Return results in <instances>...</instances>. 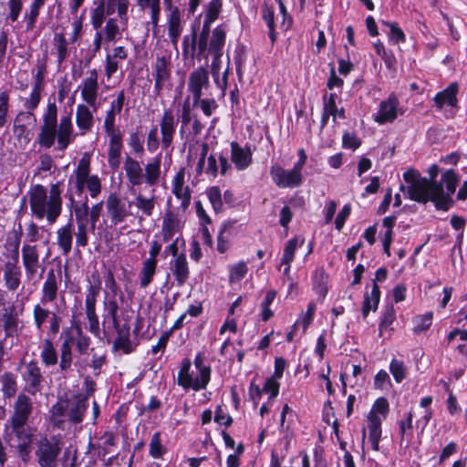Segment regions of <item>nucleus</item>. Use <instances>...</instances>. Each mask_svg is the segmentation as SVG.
<instances>
[{
	"label": "nucleus",
	"instance_id": "338daca9",
	"mask_svg": "<svg viewBox=\"0 0 467 467\" xmlns=\"http://www.w3.org/2000/svg\"><path fill=\"white\" fill-rule=\"evenodd\" d=\"M78 338L77 328L66 327L60 335L61 346L73 348Z\"/></svg>",
	"mask_w": 467,
	"mask_h": 467
},
{
	"label": "nucleus",
	"instance_id": "473e14b6",
	"mask_svg": "<svg viewBox=\"0 0 467 467\" xmlns=\"http://www.w3.org/2000/svg\"><path fill=\"white\" fill-rule=\"evenodd\" d=\"M181 222L177 215L171 212H168L162 221L161 234L164 242H169L174 234L180 230Z\"/></svg>",
	"mask_w": 467,
	"mask_h": 467
},
{
	"label": "nucleus",
	"instance_id": "c756f323",
	"mask_svg": "<svg viewBox=\"0 0 467 467\" xmlns=\"http://www.w3.org/2000/svg\"><path fill=\"white\" fill-rule=\"evenodd\" d=\"M380 300V290L378 284H372L371 291H366L364 294V300L362 303V317L367 318L370 311L378 309Z\"/></svg>",
	"mask_w": 467,
	"mask_h": 467
},
{
	"label": "nucleus",
	"instance_id": "f3484780",
	"mask_svg": "<svg viewBox=\"0 0 467 467\" xmlns=\"http://www.w3.org/2000/svg\"><path fill=\"white\" fill-rule=\"evenodd\" d=\"M23 267L27 278H34L40 266V254L37 245L24 244L21 249Z\"/></svg>",
	"mask_w": 467,
	"mask_h": 467
},
{
	"label": "nucleus",
	"instance_id": "c85d7f7f",
	"mask_svg": "<svg viewBox=\"0 0 467 467\" xmlns=\"http://www.w3.org/2000/svg\"><path fill=\"white\" fill-rule=\"evenodd\" d=\"M155 196L152 194L150 197H147L142 193L139 192L134 200L130 203V206L134 205L140 213L139 220L141 221L143 216L150 217L153 214L155 209Z\"/></svg>",
	"mask_w": 467,
	"mask_h": 467
},
{
	"label": "nucleus",
	"instance_id": "58836bf2",
	"mask_svg": "<svg viewBox=\"0 0 467 467\" xmlns=\"http://www.w3.org/2000/svg\"><path fill=\"white\" fill-rule=\"evenodd\" d=\"M158 262L151 260H144L142 263L141 270L139 274L140 286L146 288L152 282L153 277L156 274Z\"/></svg>",
	"mask_w": 467,
	"mask_h": 467
},
{
	"label": "nucleus",
	"instance_id": "a878e982",
	"mask_svg": "<svg viewBox=\"0 0 467 467\" xmlns=\"http://www.w3.org/2000/svg\"><path fill=\"white\" fill-rule=\"evenodd\" d=\"M182 29L180 9L174 6L172 13L168 16V36L174 47L178 44Z\"/></svg>",
	"mask_w": 467,
	"mask_h": 467
},
{
	"label": "nucleus",
	"instance_id": "c03bdc74",
	"mask_svg": "<svg viewBox=\"0 0 467 467\" xmlns=\"http://www.w3.org/2000/svg\"><path fill=\"white\" fill-rule=\"evenodd\" d=\"M262 17L268 27V36L272 45H274L276 41L274 8L267 5H264L262 7Z\"/></svg>",
	"mask_w": 467,
	"mask_h": 467
},
{
	"label": "nucleus",
	"instance_id": "f704fd0d",
	"mask_svg": "<svg viewBox=\"0 0 467 467\" xmlns=\"http://www.w3.org/2000/svg\"><path fill=\"white\" fill-rule=\"evenodd\" d=\"M69 206L73 209L76 216L77 224L88 223L89 207L88 204V197L85 196L82 202H76L73 195L68 196Z\"/></svg>",
	"mask_w": 467,
	"mask_h": 467
},
{
	"label": "nucleus",
	"instance_id": "3c124183",
	"mask_svg": "<svg viewBox=\"0 0 467 467\" xmlns=\"http://www.w3.org/2000/svg\"><path fill=\"white\" fill-rule=\"evenodd\" d=\"M73 348L71 347H59V369L62 373H67L71 370L73 362Z\"/></svg>",
	"mask_w": 467,
	"mask_h": 467
},
{
	"label": "nucleus",
	"instance_id": "603ef678",
	"mask_svg": "<svg viewBox=\"0 0 467 467\" xmlns=\"http://www.w3.org/2000/svg\"><path fill=\"white\" fill-rule=\"evenodd\" d=\"M207 198L217 213L223 210V201L221 190L218 186H212L206 190Z\"/></svg>",
	"mask_w": 467,
	"mask_h": 467
},
{
	"label": "nucleus",
	"instance_id": "4468645a",
	"mask_svg": "<svg viewBox=\"0 0 467 467\" xmlns=\"http://www.w3.org/2000/svg\"><path fill=\"white\" fill-rule=\"evenodd\" d=\"M104 127L109 137V162L111 168H117L119 165L120 150L122 147L121 134L115 128V119H105Z\"/></svg>",
	"mask_w": 467,
	"mask_h": 467
},
{
	"label": "nucleus",
	"instance_id": "4be33fe9",
	"mask_svg": "<svg viewBox=\"0 0 467 467\" xmlns=\"http://www.w3.org/2000/svg\"><path fill=\"white\" fill-rule=\"evenodd\" d=\"M88 75L82 83L81 96L88 105L94 106L99 90L98 71L96 69L89 70Z\"/></svg>",
	"mask_w": 467,
	"mask_h": 467
},
{
	"label": "nucleus",
	"instance_id": "c9c22d12",
	"mask_svg": "<svg viewBox=\"0 0 467 467\" xmlns=\"http://www.w3.org/2000/svg\"><path fill=\"white\" fill-rule=\"evenodd\" d=\"M40 359L47 368L55 366L58 362L57 351L50 338H45L42 342Z\"/></svg>",
	"mask_w": 467,
	"mask_h": 467
},
{
	"label": "nucleus",
	"instance_id": "412c9836",
	"mask_svg": "<svg viewBox=\"0 0 467 467\" xmlns=\"http://www.w3.org/2000/svg\"><path fill=\"white\" fill-rule=\"evenodd\" d=\"M171 192L181 201L180 208L185 212L191 203V192L188 186L184 185V171L181 170L172 180Z\"/></svg>",
	"mask_w": 467,
	"mask_h": 467
},
{
	"label": "nucleus",
	"instance_id": "9b49d317",
	"mask_svg": "<svg viewBox=\"0 0 467 467\" xmlns=\"http://www.w3.org/2000/svg\"><path fill=\"white\" fill-rule=\"evenodd\" d=\"M21 370V377L26 383V390L32 395H35L40 390L41 384L44 377L41 368L36 360L33 359L29 362L22 360L19 365Z\"/></svg>",
	"mask_w": 467,
	"mask_h": 467
},
{
	"label": "nucleus",
	"instance_id": "5701e85b",
	"mask_svg": "<svg viewBox=\"0 0 467 467\" xmlns=\"http://www.w3.org/2000/svg\"><path fill=\"white\" fill-rule=\"evenodd\" d=\"M459 92V85L457 82L451 83L445 89L438 92L434 97V104L439 109L444 107H457V94Z\"/></svg>",
	"mask_w": 467,
	"mask_h": 467
},
{
	"label": "nucleus",
	"instance_id": "864d4df0",
	"mask_svg": "<svg viewBox=\"0 0 467 467\" xmlns=\"http://www.w3.org/2000/svg\"><path fill=\"white\" fill-rule=\"evenodd\" d=\"M1 383H2V392L4 397L5 398H11L15 396L16 392V380L15 376L10 373L6 372L1 377Z\"/></svg>",
	"mask_w": 467,
	"mask_h": 467
},
{
	"label": "nucleus",
	"instance_id": "0e129e2a",
	"mask_svg": "<svg viewBox=\"0 0 467 467\" xmlns=\"http://www.w3.org/2000/svg\"><path fill=\"white\" fill-rule=\"evenodd\" d=\"M382 418L380 416H374L373 414H368L367 421H368V436H381V423Z\"/></svg>",
	"mask_w": 467,
	"mask_h": 467
},
{
	"label": "nucleus",
	"instance_id": "bb28decb",
	"mask_svg": "<svg viewBox=\"0 0 467 467\" xmlns=\"http://www.w3.org/2000/svg\"><path fill=\"white\" fill-rule=\"evenodd\" d=\"M73 243V224L68 222L66 225L57 230V244L61 250L62 254L67 256L72 249Z\"/></svg>",
	"mask_w": 467,
	"mask_h": 467
},
{
	"label": "nucleus",
	"instance_id": "7c9ffc66",
	"mask_svg": "<svg viewBox=\"0 0 467 467\" xmlns=\"http://www.w3.org/2000/svg\"><path fill=\"white\" fill-rule=\"evenodd\" d=\"M225 38L226 33L223 26H216L212 33V38L209 44V51L213 55L214 60H218L222 57Z\"/></svg>",
	"mask_w": 467,
	"mask_h": 467
},
{
	"label": "nucleus",
	"instance_id": "ddd939ff",
	"mask_svg": "<svg viewBox=\"0 0 467 467\" xmlns=\"http://www.w3.org/2000/svg\"><path fill=\"white\" fill-rule=\"evenodd\" d=\"M124 299L119 296L105 294L103 300V321L102 326L106 329H117L119 325L118 313Z\"/></svg>",
	"mask_w": 467,
	"mask_h": 467
},
{
	"label": "nucleus",
	"instance_id": "2eb2a0df",
	"mask_svg": "<svg viewBox=\"0 0 467 467\" xmlns=\"http://www.w3.org/2000/svg\"><path fill=\"white\" fill-rule=\"evenodd\" d=\"M60 283L61 276L57 275L53 269L49 270L41 287L39 303L47 306H56L59 295Z\"/></svg>",
	"mask_w": 467,
	"mask_h": 467
},
{
	"label": "nucleus",
	"instance_id": "680f3d73",
	"mask_svg": "<svg viewBox=\"0 0 467 467\" xmlns=\"http://www.w3.org/2000/svg\"><path fill=\"white\" fill-rule=\"evenodd\" d=\"M389 410V405L388 400L385 398H379L373 403L368 414H373L374 416H380L382 420H384L387 417Z\"/></svg>",
	"mask_w": 467,
	"mask_h": 467
},
{
	"label": "nucleus",
	"instance_id": "20e7f679",
	"mask_svg": "<svg viewBox=\"0 0 467 467\" xmlns=\"http://www.w3.org/2000/svg\"><path fill=\"white\" fill-rule=\"evenodd\" d=\"M161 156L155 157L144 167L136 160L127 157L124 162V171L129 182L134 186H140L145 182L149 186H154L161 177Z\"/></svg>",
	"mask_w": 467,
	"mask_h": 467
},
{
	"label": "nucleus",
	"instance_id": "49530a36",
	"mask_svg": "<svg viewBox=\"0 0 467 467\" xmlns=\"http://www.w3.org/2000/svg\"><path fill=\"white\" fill-rule=\"evenodd\" d=\"M54 46L57 52V62L61 64L68 57V42L63 32L56 33L54 35Z\"/></svg>",
	"mask_w": 467,
	"mask_h": 467
},
{
	"label": "nucleus",
	"instance_id": "e2e57ef3",
	"mask_svg": "<svg viewBox=\"0 0 467 467\" xmlns=\"http://www.w3.org/2000/svg\"><path fill=\"white\" fill-rule=\"evenodd\" d=\"M105 285L108 291L105 294L119 296L120 299H124V294L117 284L113 273L109 270L106 276Z\"/></svg>",
	"mask_w": 467,
	"mask_h": 467
},
{
	"label": "nucleus",
	"instance_id": "f257e3e1",
	"mask_svg": "<svg viewBox=\"0 0 467 467\" xmlns=\"http://www.w3.org/2000/svg\"><path fill=\"white\" fill-rule=\"evenodd\" d=\"M403 179L409 186L405 191V186L401 185L400 190L409 199L421 203L431 201L437 210L441 211H448L452 205L451 195L459 182L453 170L443 172L440 182H431L429 179L420 177L415 170L405 171Z\"/></svg>",
	"mask_w": 467,
	"mask_h": 467
},
{
	"label": "nucleus",
	"instance_id": "b1692460",
	"mask_svg": "<svg viewBox=\"0 0 467 467\" xmlns=\"http://www.w3.org/2000/svg\"><path fill=\"white\" fill-rule=\"evenodd\" d=\"M231 161L237 170L246 169L252 162V151L248 146L242 147L237 142L231 143Z\"/></svg>",
	"mask_w": 467,
	"mask_h": 467
},
{
	"label": "nucleus",
	"instance_id": "1a4fd4ad",
	"mask_svg": "<svg viewBox=\"0 0 467 467\" xmlns=\"http://www.w3.org/2000/svg\"><path fill=\"white\" fill-rule=\"evenodd\" d=\"M199 26H192V34L184 36L182 40V53L184 56L196 57L199 60L207 58L210 54L208 47V39L211 33V26L202 24L200 35H197Z\"/></svg>",
	"mask_w": 467,
	"mask_h": 467
},
{
	"label": "nucleus",
	"instance_id": "f03ea898",
	"mask_svg": "<svg viewBox=\"0 0 467 467\" xmlns=\"http://www.w3.org/2000/svg\"><path fill=\"white\" fill-rule=\"evenodd\" d=\"M62 190L59 182L51 184L49 191L41 185L32 186L28 192L31 214L37 220L47 219L54 224L62 213Z\"/></svg>",
	"mask_w": 467,
	"mask_h": 467
},
{
	"label": "nucleus",
	"instance_id": "9d476101",
	"mask_svg": "<svg viewBox=\"0 0 467 467\" xmlns=\"http://www.w3.org/2000/svg\"><path fill=\"white\" fill-rule=\"evenodd\" d=\"M62 450V444L56 437H41L36 441L35 451L37 463L40 467H57L58 456Z\"/></svg>",
	"mask_w": 467,
	"mask_h": 467
},
{
	"label": "nucleus",
	"instance_id": "79ce46f5",
	"mask_svg": "<svg viewBox=\"0 0 467 467\" xmlns=\"http://www.w3.org/2000/svg\"><path fill=\"white\" fill-rule=\"evenodd\" d=\"M399 99L391 93L386 100L381 101L378 117H397Z\"/></svg>",
	"mask_w": 467,
	"mask_h": 467
},
{
	"label": "nucleus",
	"instance_id": "de8ad7c7",
	"mask_svg": "<svg viewBox=\"0 0 467 467\" xmlns=\"http://www.w3.org/2000/svg\"><path fill=\"white\" fill-rule=\"evenodd\" d=\"M141 9L150 10V19L154 26H158L161 16V0H137Z\"/></svg>",
	"mask_w": 467,
	"mask_h": 467
},
{
	"label": "nucleus",
	"instance_id": "aec40b11",
	"mask_svg": "<svg viewBox=\"0 0 467 467\" xmlns=\"http://www.w3.org/2000/svg\"><path fill=\"white\" fill-rule=\"evenodd\" d=\"M106 207L108 215L110 219L111 224L117 226L123 223L129 212L125 202L116 194H110L106 201Z\"/></svg>",
	"mask_w": 467,
	"mask_h": 467
},
{
	"label": "nucleus",
	"instance_id": "f8f14e48",
	"mask_svg": "<svg viewBox=\"0 0 467 467\" xmlns=\"http://www.w3.org/2000/svg\"><path fill=\"white\" fill-rule=\"evenodd\" d=\"M273 182L279 188H295L302 184L303 176L296 168L285 170L279 165H273L270 170Z\"/></svg>",
	"mask_w": 467,
	"mask_h": 467
},
{
	"label": "nucleus",
	"instance_id": "052dcab7",
	"mask_svg": "<svg viewBox=\"0 0 467 467\" xmlns=\"http://www.w3.org/2000/svg\"><path fill=\"white\" fill-rule=\"evenodd\" d=\"M90 173V160L88 157H83L79 160L77 170L75 171L76 179L87 181L91 177Z\"/></svg>",
	"mask_w": 467,
	"mask_h": 467
},
{
	"label": "nucleus",
	"instance_id": "8fccbe9b",
	"mask_svg": "<svg viewBox=\"0 0 467 467\" xmlns=\"http://www.w3.org/2000/svg\"><path fill=\"white\" fill-rule=\"evenodd\" d=\"M125 100L126 98L124 91H119L116 97H113L110 102V109L107 112V117H115L117 115H121L123 108L125 106ZM128 110V108L124 109L123 114H129Z\"/></svg>",
	"mask_w": 467,
	"mask_h": 467
},
{
	"label": "nucleus",
	"instance_id": "a19ab883",
	"mask_svg": "<svg viewBox=\"0 0 467 467\" xmlns=\"http://www.w3.org/2000/svg\"><path fill=\"white\" fill-rule=\"evenodd\" d=\"M46 0H32L29 5V11L26 12L24 19L26 24V31H32L37 21L40 9L44 6Z\"/></svg>",
	"mask_w": 467,
	"mask_h": 467
},
{
	"label": "nucleus",
	"instance_id": "774afa93",
	"mask_svg": "<svg viewBox=\"0 0 467 467\" xmlns=\"http://www.w3.org/2000/svg\"><path fill=\"white\" fill-rule=\"evenodd\" d=\"M374 388L377 389H387L391 386L390 378L388 372L380 369L374 377Z\"/></svg>",
	"mask_w": 467,
	"mask_h": 467
},
{
	"label": "nucleus",
	"instance_id": "5fc2aeb1",
	"mask_svg": "<svg viewBox=\"0 0 467 467\" xmlns=\"http://www.w3.org/2000/svg\"><path fill=\"white\" fill-rule=\"evenodd\" d=\"M106 16L108 15L105 10V1L99 0L97 6L91 11V25L95 30L101 28Z\"/></svg>",
	"mask_w": 467,
	"mask_h": 467
},
{
	"label": "nucleus",
	"instance_id": "7ed1b4c3",
	"mask_svg": "<svg viewBox=\"0 0 467 467\" xmlns=\"http://www.w3.org/2000/svg\"><path fill=\"white\" fill-rule=\"evenodd\" d=\"M88 407V400L86 396L77 395L71 399L59 400L50 410L52 421L58 428H63L67 420L79 424L83 421Z\"/></svg>",
	"mask_w": 467,
	"mask_h": 467
},
{
	"label": "nucleus",
	"instance_id": "13d9d810",
	"mask_svg": "<svg viewBox=\"0 0 467 467\" xmlns=\"http://www.w3.org/2000/svg\"><path fill=\"white\" fill-rule=\"evenodd\" d=\"M162 142L165 146L170 145L174 133V119H162L161 124Z\"/></svg>",
	"mask_w": 467,
	"mask_h": 467
},
{
	"label": "nucleus",
	"instance_id": "69168bd1",
	"mask_svg": "<svg viewBox=\"0 0 467 467\" xmlns=\"http://www.w3.org/2000/svg\"><path fill=\"white\" fill-rule=\"evenodd\" d=\"M42 90L43 88H36L35 86L33 87L29 98L26 99L24 104L28 114L32 115V111L38 106Z\"/></svg>",
	"mask_w": 467,
	"mask_h": 467
},
{
	"label": "nucleus",
	"instance_id": "ea45409f",
	"mask_svg": "<svg viewBox=\"0 0 467 467\" xmlns=\"http://www.w3.org/2000/svg\"><path fill=\"white\" fill-rule=\"evenodd\" d=\"M412 420H413V414L411 411H409L404 416V419L398 421L399 434H400V445L403 443V441H406L407 445H408L413 437Z\"/></svg>",
	"mask_w": 467,
	"mask_h": 467
},
{
	"label": "nucleus",
	"instance_id": "0eeeda50",
	"mask_svg": "<svg viewBox=\"0 0 467 467\" xmlns=\"http://www.w3.org/2000/svg\"><path fill=\"white\" fill-rule=\"evenodd\" d=\"M33 435V429L27 423L5 422L4 424V441L16 451L23 462H26L29 458Z\"/></svg>",
	"mask_w": 467,
	"mask_h": 467
},
{
	"label": "nucleus",
	"instance_id": "e433bc0d",
	"mask_svg": "<svg viewBox=\"0 0 467 467\" xmlns=\"http://www.w3.org/2000/svg\"><path fill=\"white\" fill-rule=\"evenodd\" d=\"M223 0H209L204 4L203 24L212 26V24L219 18V16L223 11Z\"/></svg>",
	"mask_w": 467,
	"mask_h": 467
},
{
	"label": "nucleus",
	"instance_id": "6e6552de",
	"mask_svg": "<svg viewBox=\"0 0 467 467\" xmlns=\"http://www.w3.org/2000/svg\"><path fill=\"white\" fill-rule=\"evenodd\" d=\"M193 364L197 369V379L194 381L192 380V379L190 375L192 363L190 359L184 358L178 372L177 383L185 390L190 389L194 391L205 389L211 379V367L204 365L203 358L201 353L195 356Z\"/></svg>",
	"mask_w": 467,
	"mask_h": 467
},
{
	"label": "nucleus",
	"instance_id": "a18cd8bd",
	"mask_svg": "<svg viewBox=\"0 0 467 467\" xmlns=\"http://www.w3.org/2000/svg\"><path fill=\"white\" fill-rule=\"evenodd\" d=\"M304 243L305 239L300 236H295L290 239L284 248V253L281 259L282 263H292L295 257L296 250L302 246Z\"/></svg>",
	"mask_w": 467,
	"mask_h": 467
},
{
	"label": "nucleus",
	"instance_id": "393cba45",
	"mask_svg": "<svg viewBox=\"0 0 467 467\" xmlns=\"http://www.w3.org/2000/svg\"><path fill=\"white\" fill-rule=\"evenodd\" d=\"M171 271L175 277L178 286L183 285L189 278L190 271L184 254H180L171 262Z\"/></svg>",
	"mask_w": 467,
	"mask_h": 467
},
{
	"label": "nucleus",
	"instance_id": "423d86ee",
	"mask_svg": "<svg viewBox=\"0 0 467 467\" xmlns=\"http://www.w3.org/2000/svg\"><path fill=\"white\" fill-rule=\"evenodd\" d=\"M57 120V119H44L38 141L41 146L48 149L57 139L58 149L63 150L70 143L73 126L71 119H61L59 124Z\"/></svg>",
	"mask_w": 467,
	"mask_h": 467
},
{
	"label": "nucleus",
	"instance_id": "4d7b16f0",
	"mask_svg": "<svg viewBox=\"0 0 467 467\" xmlns=\"http://www.w3.org/2000/svg\"><path fill=\"white\" fill-rule=\"evenodd\" d=\"M433 314L432 312H426L423 315L417 316L414 318L415 327L414 333L420 334L429 329L432 324Z\"/></svg>",
	"mask_w": 467,
	"mask_h": 467
},
{
	"label": "nucleus",
	"instance_id": "6ab92c4d",
	"mask_svg": "<svg viewBox=\"0 0 467 467\" xmlns=\"http://www.w3.org/2000/svg\"><path fill=\"white\" fill-rule=\"evenodd\" d=\"M209 87V72L206 68L200 67L189 75L188 90L192 94L194 102L198 101L202 95V88Z\"/></svg>",
	"mask_w": 467,
	"mask_h": 467
},
{
	"label": "nucleus",
	"instance_id": "6e6d98bb",
	"mask_svg": "<svg viewBox=\"0 0 467 467\" xmlns=\"http://www.w3.org/2000/svg\"><path fill=\"white\" fill-rule=\"evenodd\" d=\"M389 371L397 383L402 382L407 377V367L402 360L397 358L390 361Z\"/></svg>",
	"mask_w": 467,
	"mask_h": 467
},
{
	"label": "nucleus",
	"instance_id": "cd10ccee",
	"mask_svg": "<svg viewBox=\"0 0 467 467\" xmlns=\"http://www.w3.org/2000/svg\"><path fill=\"white\" fill-rule=\"evenodd\" d=\"M105 10L108 16H111L118 11V16L120 19V24L123 27L128 26V9L130 5L129 0H104Z\"/></svg>",
	"mask_w": 467,
	"mask_h": 467
},
{
	"label": "nucleus",
	"instance_id": "39448f33",
	"mask_svg": "<svg viewBox=\"0 0 467 467\" xmlns=\"http://www.w3.org/2000/svg\"><path fill=\"white\" fill-rule=\"evenodd\" d=\"M20 238L17 237L12 248H6L0 258V275L7 291H16L22 283V267L19 261Z\"/></svg>",
	"mask_w": 467,
	"mask_h": 467
},
{
	"label": "nucleus",
	"instance_id": "bf43d9fd",
	"mask_svg": "<svg viewBox=\"0 0 467 467\" xmlns=\"http://www.w3.org/2000/svg\"><path fill=\"white\" fill-rule=\"evenodd\" d=\"M34 74V86L36 88H44V77L47 72V58L38 59L36 65V70L32 71Z\"/></svg>",
	"mask_w": 467,
	"mask_h": 467
},
{
	"label": "nucleus",
	"instance_id": "37998d69",
	"mask_svg": "<svg viewBox=\"0 0 467 467\" xmlns=\"http://www.w3.org/2000/svg\"><path fill=\"white\" fill-rule=\"evenodd\" d=\"M396 320V311L392 305L387 306L382 309L381 319L379 325V336L383 335L385 330H393L392 324Z\"/></svg>",
	"mask_w": 467,
	"mask_h": 467
},
{
	"label": "nucleus",
	"instance_id": "dca6fc26",
	"mask_svg": "<svg viewBox=\"0 0 467 467\" xmlns=\"http://www.w3.org/2000/svg\"><path fill=\"white\" fill-rule=\"evenodd\" d=\"M154 91L160 95L163 88L169 84L171 77V61L166 57H157L153 65Z\"/></svg>",
	"mask_w": 467,
	"mask_h": 467
},
{
	"label": "nucleus",
	"instance_id": "09e8293b",
	"mask_svg": "<svg viewBox=\"0 0 467 467\" xmlns=\"http://www.w3.org/2000/svg\"><path fill=\"white\" fill-rule=\"evenodd\" d=\"M229 271V283L236 284L239 283L248 272L247 265L244 261H240L238 263L228 265Z\"/></svg>",
	"mask_w": 467,
	"mask_h": 467
},
{
	"label": "nucleus",
	"instance_id": "a211bd4d",
	"mask_svg": "<svg viewBox=\"0 0 467 467\" xmlns=\"http://www.w3.org/2000/svg\"><path fill=\"white\" fill-rule=\"evenodd\" d=\"M32 412V399L24 393H20L13 405V412L5 422L27 423Z\"/></svg>",
	"mask_w": 467,
	"mask_h": 467
},
{
	"label": "nucleus",
	"instance_id": "4c0bfd02",
	"mask_svg": "<svg viewBox=\"0 0 467 467\" xmlns=\"http://www.w3.org/2000/svg\"><path fill=\"white\" fill-rule=\"evenodd\" d=\"M46 306L47 305L37 303L33 307L34 325L39 332L43 331L45 323L49 320L50 317L55 312V310H48Z\"/></svg>",
	"mask_w": 467,
	"mask_h": 467
},
{
	"label": "nucleus",
	"instance_id": "2f4dec72",
	"mask_svg": "<svg viewBox=\"0 0 467 467\" xmlns=\"http://www.w3.org/2000/svg\"><path fill=\"white\" fill-rule=\"evenodd\" d=\"M118 333V336L113 343V348L115 350H121L125 354H130L134 350V347L130 338V327L128 325H123L121 327L119 325V327L115 329Z\"/></svg>",
	"mask_w": 467,
	"mask_h": 467
},
{
	"label": "nucleus",
	"instance_id": "72a5a7b5",
	"mask_svg": "<svg viewBox=\"0 0 467 467\" xmlns=\"http://www.w3.org/2000/svg\"><path fill=\"white\" fill-rule=\"evenodd\" d=\"M127 27H123L120 21L118 22L117 18L110 17L106 21L103 29L104 41L107 43L115 42L122 37V33Z\"/></svg>",
	"mask_w": 467,
	"mask_h": 467
}]
</instances>
